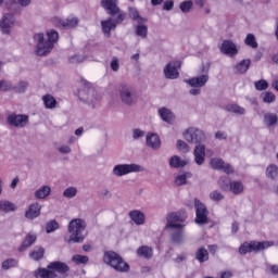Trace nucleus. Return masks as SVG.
Returning <instances> with one entry per match:
<instances>
[{
  "label": "nucleus",
  "mask_w": 278,
  "mask_h": 278,
  "mask_svg": "<svg viewBox=\"0 0 278 278\" xmlns=\"http://www.w3.org/2000/svg\"><path fill=\"white\" fill-rule=\"evenodd\" d=\"M193 8V1L188 0L180 3L179 9L182 13H188Z\"/></svg>",
  "instance_id": "obj_50"
},
{
  "label": "nucleus",
  "mask_w": 278,
  "mask_h": 278,
  "mask_svg": "<svg viewBox=\"0 0 278 278\" xmlns=\"http://www.w3.org/2000/svg\"><path fill=\"white\" fill-rule=\"evenodd\" d=\"M210 199L213 202H222L225 200V195L220 191L214 190L210 193Z\"/></svg>",
  "instance_id": "obj_46"
},
{
  "label": "nucleus",
  "mask_w": 278,
  "mask_h": 278,
  "mask_svg": "<svg viewBox=\"0 0 278 278\" xmlns=\"http://www.w3.org/2000/svg\"><path fill=\"white\" fill-rule=\"evenodd\" d=\"M41 208L42 207L39 203H31L25 212V218L29 220L38 218L41 214Z\"/></svg>",
  "instance_id": "obj_17"
},
{
  "label": "nucleus",
  "mask_w": 278,
  "mask_h": 278,
  "mask_svg": "<svg viewBox=\"0 0 278 278\" xmlns=\"http://www.w3.org/2000/svg\"><path fill=\"white\" fill-rule=\"evenodd\" d=\"M111 68L114 72H117L119 70V62L118 60H112L111 62Z\"/></svg>",
  "instance_id": "obj_60"
},
{
  "label": "nucleus",
  "mask_w": 278,
  "mask_h": 278,
  "mask_svg": "<svg viewBox=\"0 0 278 278\" xmlns=\"http://www.w3.org/2000/svg\"><path fill=\"white\" fill-rule=\"evenodd\" d=\"M262 99H263L264 103H275L277 98L275 97V93H273L270 91H266V92L262 93Z\"/></svg>",
  "instance_id": "obj_49"
},
{
  "label": "nucleus",
  "mask_w": 278,
  "mask_h": 278,
  "mask_svg": "<svg viewBox=\"0 0 278 278\" xmlns=\"http://www.w3.org/2000/svg\"><path fill=\"white\" fill-rule=\"evenodd\" d=\"M103 263L117 273H128L130 270V265L115 251H105Z\"/></svg>",
  "instance_id": "obj_3"
},
{
  "label": "nucleus",
  "mask_w": 278,
  "mask_h": 278,
  "mask_svg": "<svg viewBox=\"0 0 278 278\" xmlns=\"http://www.w3.org/2000/svg\"><path fill=\"white\" fill-rule=\"evenodd\" d=\"M255 89L258 91H264L269 88V83L265 79H260L254 83Z\"/></svg>",
  "instance_id": "obj_48"
},
{
  "label": "nucleus",
  "mask_w": 278,
  "mask_h": 278,
  "mask_svg": "<svg viewBox=\"0 0 278 278\" xmlns=\"http://www.w3.org/2000/svg\"><path fill=\"white\" fill-rule=\"evenodd\" d=\"M149 34V28L146 25H137L136 26V35L141 37V38H147Z\"/></svg>",
  "instance_id": "obj_45"
},
{
  "label": "nucleus",
  "mask_w": 278,
  "mask_h": 278,
  "mask_svg": "<svg viewBox=\"0 0 278 278\" xmlns=\"http://www.w3.org/2000/svg\"><path fill=\"white\" fill-rule=\"evenodd\" d=\"M46 34L48 37L47 40L45 39V34L42 33L34 35V40L37 41L36 54L40 56L50 53L60 38L59 33L55 31L54 29L47 30Z\"/></svg>",
  "instance_id": "obj_1"
},
{
  "label": "nucleus",
  "mask_w": 278,
  "mask_h": 278,
  "mask_svg": "<svg viewBox=\"0 0 278 278\" xmlns=\"http://www.w3.org/2000/svg\"><path fill=\"white\" fill-rule=\"evenodd\" d=\"M195 218L194 223L197 225H207L210 224V211L207 206L199 199H194Z\"/></svg>",
  "instance_id": "obj_6"
},
{
  "label": "nucleus",
  "mask_w": 278,
  "mask_h": 278,
  "mask_svg": "<svg viewBox=\"0 0 278 278\" xmlns=\"http://www.w3.org/2000/svg\"><path fill=\"white\" fill-rule=\"evenodd\" d=\"M147 144L151 147V149H160L161 147V139L156 134L147 135Z\"/></svg>",
  "instance_id": "obj_30"
},
{
  "label": "nucleus",
  "mask_w": 278,
  "mask_h": 278,
  "mask_svg": "<svg viewBox=\"0 0 278 278\" xmlns=\"http://www.w3.org/2000/svg\"><path fill=\"white\" fill-rule=\"evenodd\" d=\"M11 90H13L11 83H8L5 80H0V91H11Z\"/></svg>",
  "instance_id": "obj_55"
},
{
  "label": "nucleus",
  "mask_w": 278,
  "mask_h": 278,
  "mask_svg": "<svg viewBox=\"0 0 278 278\" xmlns=\"http://www.w3.org/2000/svg\"><path fill=\"white\" fill-rule=\"evenodd\" d=\"M188 177H192L191 173L180 174L175 178V184L178 187L185 186L187 184Z\"/></svg>",
  "instance_id": "obj_43"
},
{
  "label": "nucleus",
  "mask_w": 278,
  "mask_h": 278,
  "mask_svg": "<svg viewBox=\"0 0 278 278\" xmlns=\"http://www.w3.org/2000/svg\"><path fill=\"white\" fill-rule=\"evenodd\" d=\"M128 15L131 20L137 21L139 24L147 22V18L141 17L139 11L136 8H129Z\"/></svg>",
  "instance_id": "obj_34"
},
{
  "label": "nucleus",
  "mask_w": 278,
  "mask_h": 278,
  "mask_svg": "<svg viewBox=\"0 0 278 278\" xmlns=\"http://www.w3.org/2000/svg\"><path fill=\"white\" fill-rule=\"evenodd\" d=\"M141 166L137 164H118L113 167V175L116 177H124L129 173H140Z\"/></svg>",
  "instance_id": "obj_10"
},
{
  "label": "nucleus",
  "mask_w": 278,
  "mask_h": 278,
  "mask_svg": "<svg viewBox=\"0 0 278 278\" xmlns=\"http://www.w3.org/2000/svg\"><path fill=\"white\" fill-rule=\"evenodd\" d=\"M264 122L268 127H273V125H277L278 123V117L275 114L267 113L264 115Z\"/></svg>",
  "instance_id": "obj_44"
},
{
  "label": "nucleus",
  "mask_w": 278,
  "mask_h": 278,
  "mask_svg": "<svg viewBox=\"0 0 278 278\" xmlns=\"http://www.w3.org/2000/svg\"><path fill=\"white\" fill-rule=\"evenodd\" d=\"M222 170L226 173V175H232L235 173V169L231 164L224 163Z\"/></svg>",
  "instance_id": "obj_56"
},
{
  "label": "nucleus",
  "mask_w": 278,
  "mask_h": 278,
  "mask_svg": "<svg viewBox=\"0 0 278 278\" xmlns=\"http://www.w3.org/2000/svg\"><path fill=\"white\" fill-rule=\"evenodd\" d=\"M50 194H51V188L49 186H43L35 192V198L38 200H45Z\"/></svg>",
  "instance_id": "obj_33"
},
{
  "label": "nucleus",
  "mask_w": 278,
  "mask_h": 278,
  "mask_svg": "<svg viewBox=\"0 0 278 278\" xmlns=\"http://www.w3.org/2000/svg\"><path fill=\"white\" fill-rule=\"evenodd\" d=\"M15 18L14 15L11 13L3 14L1 21H0V28L3 34H10L11 26L14 25Z\"/></svg>",
  "instance_id": "obj_14"
},
{
  "label": "nucleus",
  "mask_w": 278,
  "mask_h": 278,
  "mask_svg": "<svg viewBox=\"0 0 278 278\" xmlns=\"http://www.w3.org/2000/svg\"><path fill=\"white\" fill-rule=\"evenodd\" d=\"M72 262L76 265H86L89 263V257L86 255L76 254L72 257Z\"/></svg>",
  "instance_id": "obj_42"
},
{
  "label": "nucleus",
  "mask_w": 278,
  "mask_h": 278,
  "mask_svg": "<svg viewBox=\"0 0 278 278\" xmlns=\"http://www.w3.org/2000/svg\"><path fill=\"white\" fill-rule=\"evenodd\" d=\"M187 219L186 213L181 212H173L169 213L166 217L167 224L166 229H185V224H177V223H185Z\"/></svg>",
  "instance_id": "obj_8"
},
{
  "label": "nucleus",
  "mask_w": 278,
  "mask_h": 278,
  "mask_svg": "<svg viewBox=\"0 0 278 278\" xmlns=\"http://www.w3.org/2000/svg\"><path fill=\"white\" fill-rule=\"evenodd\" d=\"M56 277H58V274L50 268L39 267L35 271V278H56Z\"/></svg>",
  "instance_id": "obj_23"
},
{
  "label": "nucleus",
  "mask_w": 278,
  "mask_h": 278,
  "mask_svg": "<svg viewBox=\"0 0 278 278\" xmlns=\"http://www.w3.org/2000/svg\"><path fill=\"white\" fill-rule=\"evenodd\" d=\"M178 66H180L179 62H169L165 67H164V75L168 79H176L179 77V71Z\"/></svg>",
  "instance_id": "obj_13"
},
{
  "label": "nucleus",
  "mask_w": 278,
  "mask_h": 278,
  "mask_svg": "<svg viewBox=\"0 0 278 278\" xmlns=\"http://www.w3.org/2000/svg\"><path fill=\"white\" fill-rule=\"evenodd\" d=\"M206 157V148L204 144H198L194 148V162L198 166H202Z\"/></svg>",
  "instance_id": "obj_18"
},
{
  "label": "nucleus",
  "mask_w": 278,
  "mask_h": 278,
  "mask_svg": "<svg viewBox=\"0 0 278 278\" xmlns=\"http://www.w3.org/2000/svg\"><path fill=\"white\" fill-rule=\"evenodd\" d=\"M195 261H198L200 264H204L210 261V252L205 247H200L195 253Z\"/></svg>",
  "instance_id": "obj_20"
},
{
  "label": "nucleus",
  "mask_w": 278,
  "mask_h": 278,
  "mask_svg": "<svg viewBox=\"0 0 278 278\" xmlns=\"http://www.w3.org/2000/svg\"><path fill=\"white\" fill-rule=\"evenodd\" d=\"M269 271L271 273V275L277 276L278 275V265L269 266Z\"/></svg>",
  "instance_id": "obj_64"
},
{
  "label": "nucleus",
  "mask_w": 278,
  "mask_h": 278,
  "mask_svg": "<svg viewBox=\"0 0 278 278\" xmlns=\"http://www.w3.org/2000/svg\"><path fill=\"white\" fill-rule=\"evenodd\" d=\"M42 102L47 110H54L58 105L56 99L51 94H45L42 97Z\"/></svg>",
  "instance_id": "obj_31"
},
{
  "label": "nucleus",
  "mask_w": 278,
  "mask_h": 278,
  "mask_svg": "<svg viewBox=\"0 0 278 278\" xmlns=\"http://www.w3.org/2000/svg\"><path fill=\"white\" fill-rule=\"evenodd\" d=\"M226 110L227 112H232L233 114H240V115L245 114V109L238 104H228L226 106Z\"/></svg>",
  "instance_id": "obj_40"
},
{
  "label": "nucleus",
  "mask_w": 278,
  "mask_h": 278,
  "mask_svg": "<svg viewBox=\"0 0 278 278\" xmlns=\"http://www.w3.org/2000/svg\"><path fill=\"white\" fill-rule=\"evenodd\" d=\"M215 138H216L217 140H227V134L224 132V131H217V132L215 134Z\"/></svg>",
  "instance_id": "obj_59"
},
{
  "label": "nucleus",
  "mask_w": 278,
  "mask_h": 278,
  "mask_svg": "<svg viewBox=\"0 0 278 278\" xmlns=\"http://www.w3.org/2000/svg\"><path fill=\"white\" fill-rule=\"evenodd\" d=\"M60 228V225L56 220H50L46 225V232L47 233H52L56 231Z\"/></svg>",
  "instance_id": "obj_47"
},
{
  "label": "nucleus",
  "mask_w": 278,
  "mask_h": 278,
  "mask_svg": "<svg viewBox=\"0 0 278 278\" xmlns=\"http://www.w3.org/2000/svg\"><path fill=\"white\" fill-rule=\"evenodd\" d=\"M228 192L233 195H241L244 192V184L241 180L231 181Z\"/></svg>",
  "instance_id": "obj_24"
},
{
  "label": "nucleus",
  "mask_w": 278,
  "mask_h": 278,
  "mask_svg": "<svg viewBox=\"0 0 278 278\" xmlns=\"http://www.w3.org/2000/svg\"><path fill=\"white\" fill-rule=\"evenodd\" d=\"M244 43L252 49L258 48V42L254 34H248Z\"/></svg>",
  "instance_id": "obj_39"
},
{
  "label": "nucleus",
  "mask_w": 278,
  "mask_h": 278,
  "mask_svg": "<svg viewBox=\"0 0 278 278\" xmlns=\"http://www.w3.org/2000/svg\"><path fill=\"white\" fill-rule=\"evenodd\" d=\"M47 268L60 275H65L70 271V266L66 263L60 261L49 263Z\"/></svg>",
  "instance_id": "obj_15"
},
{
  "label": "nucleus",
  "mask_w": 278,
  "mask_h": 278,
  "mask_svg": "<svg viewBox=\"0 0 278 278\" xmlns=\"http://www.w3.org/2000/svg\"><path fill=\"white\" fill-rule=\"evenodd\" d=\"M251 64V59H244L235 65V71L237 74H245L250 70Z\"/></svg>",
  "instance_id": "obj_25"
},
{
  "label": "nucleus",
  "mask_w": 278,
  "mask_h": 278,
  "mask_svg": "<svg viewBox=\"0 0 278 278\" xmlns=\"http://www.w3.org/2000/svg\"><path fill=\"white\" fill-rule=\"evenodd\" d=\"M270 247H273V242L269 241H250V242H243L240 247H239V254L240 255H247L249 253H257V252H262L265 251L266 249H269Z\"/></svg>",
  "instance_id": "obj_4"
},
{
  "label": "nucleus",
  "mask_w": 278,
  "mask_h": 278,
  "mask_svg": "<svg viewBox=\"0 0 278 278\" xmlns=\"http://www.w3.org/2000/svg\"><path fill=\"white\" fill-rule=\"evenodd\" d=\"M218 186L222 191L229 192L230 186H231V180H229L227 177H220L218 180Z\"/></svg>",
  "instance_id": "obj_38"
},
{
  "label": "nucleus",
  "mask_w": 278,
  "mask_h": 278,
  "mask_svg": "<svg viewBox=\"0 0 278 278\" xmlns=\"http://www.w3.org/2000/svg\"><path fill=\"white\" fill-rule=\"evenodd\" d=\"M208 251L212 255H216V253L218 251V247L216 244H211V245H208Z\"/></svg>",
  "instance_id": "obj_62"
},
{
  "label": "nucleus",
  "mask_w": 278,
  "mask_h": 278,
  "mask_svg": "<svg viewBox=\"0 0 278 278\" xmlns=\"http://www.w3.org/2000/svg\"><path fill=\"white\" fill-rule=\"evenodd\" d=\"M45 249L43 248H39L38 250H34L29 253V257L35 261V262H39L45 257Z\"/></svg>",
  "instance_id": "obj_36"
},
{
  "label": "nucleus",
  "mask_w": 278,
  "mask_h": 278,
  "mask_svg": "<svg viewBox=\"0 0 278 278\" xmlns=\"http://www.w3.org/2000/svg\"><path fill=\"white\" fill-rule=\"evenodd\" d=\"M129 217L137 226H142L146 224V215L141 211H130Z\"/></svg>",
  "instance_id": "obj_21"
},
{
  "label": "nucleus",
  "mask_w": 278,
  "mask_h": 278,
  "mask_svg": "<svg viewBox=\"0 0 278 278\" xmlns=\"http://www.w3.org/2000/svg\"><path fill=\"white\" fill-rule=\"evenodd\" d=\"M29 121L27 115H16L14 113L8 115L7 123L12 127H25Z\"/></svg>",
  "instance_id": "obj_12"
},
{
  "label": "nucleus",
  "mask_w": 278,
  "mask_h": 278,
  "mask_svg": "<svg viewBox=\"0 0 278 278\" xmlns=\"http://www.w3.org/2000/svg\"><path fill=\"white\" fill-rule=\"evenodd\" d=\"M219 49H220V52H223L229 56H233L239 53V50H238L236 43L232 42L231 40H224L223 43L220 45Z\"/></svg>",
  "instance_id": "obj_16"
},
{
  "label": "nucleus",
  "mask_w": 278,
  "mask_h": 278,
  "mask_svg": "<svg viewBox=\"0 0 278 278\" xmlns=\"http://www.w3.org/2000/svg\"><path fill=\"white\" fill-rule=\"evenodd\" d=\"M28 87V84L26 81H20L16 86L13 87V90L15 92L22 93L25 92Z\"/></svg>",
  "instance_id": "obj_54"
},
{
  "label": "nucleus",
  "mask_w": 278,
  "mask_h": 278,
  "mask_svg": "<svg viewBox=\"0 0 278 278\" xmlns=\"http://www.w3.org/2000/svg\"><path fill=\"white\" fill-rule=\"evenodd\" d=\"M15 211H16V206L14 203L10 201H0V212L11 213Z\"/></svg>",
  "instance_id": "obj_35"
},
{
  "label": "nucleus",
  "mask_w": 278,
  "mask_h": 278,
  "mask_svg": "<svg viewBox=\"0 0 278 278\" xmlns=\"http://www.w3.org/2000/svg\"><path fill=\"white\" fill-rule=\"evenodd\" d=\"M208 79H210L208 75H202L199 77H192L191 79L187 80V83L191 87H203L207 84Z\"/></svg>",
  "instance_id": "obj_27"
},
{
  "label": "nucleus",
  "mask_w": 278,
  "mask_h": 278,
  "mask_svg": "<svg viewBox=\"0 0 278 278\" xmlns=\"http://www.w3.org/2000/svg\"><path fill=\"white\" fill-rule=\"evenodd\" d=\"M211 167L214 169V170H223L224 168V165H225V161L222 160V159H212L211 162Z\"/></svg>",
  "instance_id": "obj_41"
},
{
  "label": "nucleus",
  "mask_w": 278,
  "mask_h": 278,
  "mask_svg": "<svg viewBox=\"0 0 278 278\" xmlns=\"http://www.w3.org/2000/svg\"><path fill=\"white\" fill-rule=\"evenodd\" d=\"M143 136H146L144 131H142L140 129L134 130V138H143Z\"/></svg>",
  "instance_id": "obj_61"
},
{
  "label": "nucleus",
  "mask_w": 278,
  "mask_h": 278,
  "mask_svg": "<svg viewBox=\"0 0 278 278\" xmlns=\"http://www.w3.org/2000/svg\"><path fill=\"white\" fill-rule=\"evenodd\" d=\"M159 114L162 121H164L165 123H168V125H172V123H174L175 121V115L169 109L161 108L159 109Z\"/></svg>",
  "instance_id": "obj_26"
},
{
  "label": "nucleus",
  "mask_w": 278,
  "mask_h": 278,
  "mask_svg": "<svg viewBox=\"0 0 278 278\" xmlns=\"http://www.w3.org/2000/svg\"><path fill=\"white\" fill-rule=\"evenodd\" d=\"M76 194H77V189L74 187H70V188L65 189L63 192V197L67 198V199H73L76 197Z\"/></svg>",
  "instance_id": "obj_53"
},
{
  "label": "nucleus",
  "mask_w": 278,
  "mask_h": 278,
  "mask_svg": "<svg viewBox=\"0 0 278 278\" xmlns=\"http://www.w3.org/2000/svg\"><path fill=\"white\" fill-rule=\"evenodd\" d=\"M121 101L126 105H132V103H137L138 96L136 93L135 88L129 85L122 84L118 88Z\"/></svg>",
  "instance_id": "obj_7"
},
{
  "label": "nucleus",
  "mask_w": 278,
  "mask_h": 278,
  "mask_svg": "<svg viewBox=\"0 0 278 278\" xmlns=\"http://www.w3.org/2000/svg\"><path fill=\"white\" fill-rule=\"evenodd\" d=\"M102 31L111 37V31L117 27L116 23L113 21L112 17L101 21Z\"/></svg>",
  "instance_id": "obj_28"
},
{
  "label": "nucleus",
  "mask_w": 278,
  "mask_h": 278,
  "mask_svg": "<svg viewBox=\"0 0 278 278\" xmlns=\"http://www.w3.org/2000/svg\"><path fill=\"white\" fill-rule=\"evenodd\" d=\"M51 22L54 26L62 28V29H71L73 27L78 26V18L77 17H70L66 20H62L61 17H53Z\"/></svg>",
  "instance_id": "obj_11"
},
{
  "label": "nucleus",
  "mask_w": 278,
  "mask_h": 278,
  "mask_svg": "<svg viewBox=\"0 0 278 278\" xmlns=\"http://www.w3.org/2000/svg\"><path fill=\"white\" fill-rule=\"evenodd\" d=\"M187 164L188 162L181 160V157L178 155H174L169 159L170 168H184L185 166H187Z\"/></svg>",
  "instance_id": "obj_32"
},
{
  "label": "nucleus",
  "mask_w": 278,
  "mask_h": 278,
  "mask_svg": "<svg viewBox=\"0 0 278 278\" xmlns=\"http://www.w3.org/2000/svg\"><path fill=\"white\" fill-rule=\"evenodd\" d=\"M86 228H87V224L84 219H81V218L72 219L68 223L67 231L70 233V237L66 240V242L68 244L84 243V241L86 239V237L84 235V232L86 231Z\"/></svg>",
  "instance_id": "obj_2"
},
{
  "label": "nucleus",
  "mask_w": 278,
  "mask_h": 278,
  "mask_svg": "<svg viewBox=\"0 0 278 278\" xmlns=\"http://www.w3.org/2000/svg\"><path fill=\"white\" fill-rule=\"evenodd\" d=\"M18 266V261L15 258H8L2 262L1 267L3 270H9Z\"/></svg>",
  "instance_id": "obj_37"
},
{
  "label": "nucleus",
  "mask_w": 278,
  "mask_h": 278,
  "mask_svg": "<svg viewBox=\"0 0 278 278\" xmlns=\"http://www.w3.org/2000/svg\"><path fill=\"white\" fill-rule=\"evenodd\" d=\"M177 230L170 233V240L175 244H181L185 240V228H176Z\"/></svg>",
  "instance_id": "obj_29"
},
{
  "label": "nucleus",
  "mask_w": 278,
  "mask_h": 278,
  "mask_svg": "<svg viewBox=\"0 0 278 278\" xmlns=\"http://www.w3.org/2000/svg\"><path fill=\"white\" fill-rule=\"evenodd\" d=\"M185 140L190 142L191 144H200V142H204L206 139L205 134L197 128H188L184 134Z\"/></svg>",
  "instance_id": "obj_9"
},
{
  "label": "nucleus",
  "mask_w": 278,
  "mask_h": 278,
  "mask_svg": "<svg viewBox=\"0 0 278 278\" xmlns=\"http://www.w3.org/2000/svg\"><path fill=\"white\" fill-rule=\"evenodd\" d=\"M117 3L118 0H101V7L105 10V12L109 15H117V17L114 21L116 25L123 23L126 18V13H121V9L117 5Z\"/></svg>",
  "instance_id": "obj_5"
},
{
  "label": "nucleus",
  "mask_w": 278,
  "mask_h": 278,
  "mask_svg": "<svg viewBox=\"0 0 278 278\" xmlns=\"http://www.w3.org/2000/svg\"><path fill=\"white\" fill-rule=\"evenodd\" d=\"M177 149H178V151H181L182 153H189L190 146L186 141L178 140L177 141Z\"/></svg>",
  "instance_id": "obj_52"
},
{
  "label": "nucleus",
  "mask_w": 278,
  "mask_h": 278,
  "mask_svg": "<svg viewBox=\"0 0 278 278\" xmlns=\"http://www.w3.org/2000/svg\"><path fill=\"white\" fill-rule=\"evenodd\" d=\"M267 177L275 179L278 175V167L276 165H269L266 169Z\"/></svg>",
  "instance_id": "obj_51"
},
{
  "label": "nucleus",
  "mask_w": 278,
  "mask_h": 278,
  "mask_svg": "<svg viewBox=\"0 0 278 278\" xmlns=\"http://www.w3.org/2000/svg\"><path fill=\"white\" fill-rule=\"evenodd\" d=\"M36 241H37L36 235L27 233L25 239L23 240L22 244L18 248V252H25L33 244H35Z\"/></svg>",
  "instance_id": "obj_22"
},
{
  "label": "nucleus",
  "mask_w": 278,
  "mask_h": 278,
  "mask_svg": "<svg viewBox=\"0 0 278 278\" xmlns=\"http://www.w3.org/2000/svg\"><path fill=\"white\" fill-rule=\"evenodd\" d=\"M60 153H71V148L68 146H62L59 148Z\"/></svg>",
  "instance_id": "obj_63"
},
{
  "label": "nucleus",
  "mask_w": 278,
  "mask_h": 278,
  "mask_svg": "<svg viewBox=\"0 0 278 278\" xmlns=\"http://www.w3.org/2000/svg\"><path fill=\"white\" fill-rule=\"evenodd\" d=\"M219 278H233V273L231 270H224L220 273Z\"/></svg>",
  "instance_id": "obj_58"
},
{
  "label": "nucleus",
  "mask_w": 278,
  "mask_h": 278,
  "mask_svg": "<svg viewBox=\"0 0 278 278\" xmlns=\"http://www.w3.org/2000/svg\"><path fill=\"white\" fill-rule=\"evenodd\" d=\"M136 254L138 257L151 260L153 257L154 250L149 245H141L137 249Z\"/></svg>",
  "instance_id": "obj_19"
},
{
  "label": "nucleus",
  "mask_w": 278,
  "mask_h": 278,
  "mask_svg": "<svg viewBox=\"0 0 278 278\" xmlns=\"http://www.w3.org/2000/svg\"><path fill=\"white\" fill-rule=\"evenodd\" d=\"M175 7V2L173 0H166L163 4V10L170 11Z\"/></svg>",
  "instance_id": "obj_57"
}]
</instances>
